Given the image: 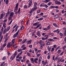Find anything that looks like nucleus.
I'll use <instances>...</instances> for the list:
<instances>
[{"label":"nucleus","mask_w":66,"mask_h":66,"mask_svg":"<svg viewBox=\"0 0 66 66\" xmlns=\"http://www.w3.org/2000/svg\"><path fill=\"white\" fill-rule=\"evenodd\" d=\"M20 30L19 29L17 32L13 35V37L14 38H15L18 35L19 33L20 32Z\"/></svg>","instance_id":"1"},{"label":"nucleus","mask_w":66,"mask_h":66,"mask_svg":"<svg viewBox=\"0 0 66 66\" xmlns=\"http://www.w3.org/2000/svg\"><path fill=\"white\" fill-rule=\"evenodd\" d=\"M37 9V8H35V7H33L32 9L30 10L29 12V14H31L33 12H34Z\"/></svg>","instance_id":"2"},{"label":"nucleus","mask_w":66,"mask_h":66,"mask_svg":"<svg viewBox=\"0 0 66 66\" xmlns=\"http://www.w3.org/2000/svg\"><path fill=\"white\" fill-rule=\"evenodd\" d=\"M32 0H31L29 2L28 4V8L30 7L32 5Z\"/></svg>","instance_id":"3"},{"label":"nucleus","mask_w":66,"mask_h":66,"mask_svg":"<svg viewBox=\"0 0 66 66\" xmlns=\"http://www.w3.org/2000/svg\"><path fill=\"white\" fill-rule=\"evenodd\" d=\"M10 26H9L8 28H5V29H4V30L3 31L4 32H6V31L7 32L10 29Z\"/></svg>","instance_id":"4"},{"label":"nucleus","mask_w":66,"mask_h":66,"mask_svg":"<svg viewBox=\"0 0 66 66\" xmlns=\"http://www.w3.org/2000/svg\"><path fill=\"white\" fill-rule=\"evenodd\" d=\"M18 5H19V4L18 3H17L16 4L15 7V10H14L16 11H17L18 10Z\"/></svg>","instance_id":"5"},{"label":"nucleus","mask_w":66,"mask_h":66,"mask_svg":"<svg viewBox=\"0 0 66 66\" xmlns=\"http://www.w3.org/2000/svg\"><path fill=\"white\" fill-rule=\"evenodd\" d=\"M38 3L36 2H35L34 3V5L33 6V7H34V8H35V9L36 8L37 9V5Z\"/></svg>","instance_id":"6"},{"label":"nucleus","mask_w":66,"mask_h":66,"mask_svg":"<svg viewBox=\"0 0 66 66\" xmlns=\"http://www.w3.org/2000/svg\"><path fill=\"white\" fill-rule=\"evenodd\" d=\"M19 59H16V62H20L21 61L20 60L22 59V57L21 56L19 57Z\"/></svg>","instance_id":"7"},{"label":"nucleus","mask_w":66,"mask_h":66,"mask_svg":"<svg viewBox=\"0 0 66 66\" xmlns=\"http://www.w3.org/2000/svg\"><path fill=\"white\" fill-rule=\"evenodd\" d=\"M46 33H47L46 32H45V33L43 32V33H42V35L43 36H44V37H47V35H46Z\"/></svg>","instance_id":"8"},{"label":"nucleus","mask_w":66,"mask_h":66,"mask_svg":"<svg viewBox=\"0 0 66 66\" xmlns=\"http://www.w3.org/2000/svg\"><path fill=\"white\" fill-rule=\"evenodd\" d=\"M55 3L56 4H59L60 5L61 4V3L60 1L56 0L55 1Z\"/></svg>","instance_id":"9"},{"label":"nucleus","mask_w":66,"mask_h":66,"mask_svg":"<svg viewBox=\"0 0 66 66\" xmlns=\"http://www.w3.org/2000/svg\"><path fill=\"white\" fill-rule=\"evenodd\" d=\"M52 48L51 47H50L48 46L47 47V49L48 51H50L52 50Z\"/></svg>","instance_id":"10"},{"label":"nucleus","mask_w":66,"mask_h":66,"mask_svg":"<svg viewBox=\"0 0 66 66\" xmlns=\"http://www.w3.org/2000/svg\"><path fill=\"white\" fill-rule=\"evenodd\" d=\"M46 45H49L51 43L48 40H46Z\"/></svg>","instance_id":"11"},{"label":"nucleus","mask_w":66,"mask_h":66,"mask_svg":"<svg viewBox=\"0 0 66 66\" xmlns=\"http://www.w3.org/2000/svg\"><path fill=\"white\" fill-rule=\"evenodd\" d=\"M14 13L13 12H11L10 13V14L9 15V16H10L12 17H13V15H14Z\"/></svg>","instance_id":"12"},{"label":"nucleus","mask_w":66,"mask_h":66,"mask_svg":"<svg viewBox=\"0 0 66 66\" xmlns=\"http://www.w3.org/2000/svg\"><path fill=\"white\" fill-rule=\"evenodd\" d=\"M5 15V13H2L1 15V17H0V19H2V18H3V16H4V15Z\"/></svg>","instance_id":"13"},{"label":"nucleus","mask_w":66,"mask_h":66,"mask_svg":"<svg viewBox=\"0 0 66 66\" xmlns=\"http://www.w3.org/2000/svg\"><path fill=\"white\" fill-rule=\"evenodd\" d=\"M32 39H30L27 42V44H31L32 42Z\"/></svg>","instance_id":"14"},{"label":"nucleus","mask_w":66,"mask_h":66,"mask_svg":"<svg viewBox=\"0 0 66 66\" xmlns=\"http://www.w3.org/2000/svg\"><path fill=\"white\" fill-rule=\"evenodd\" d=\"M39 23H40L39 22H36L34 24H33V26H37V25Z\"/></svg>","instance_id":"15"},{"label":"nucleus","mask_w":66,"mask_h":66,"mask_svg":"<svg viewBox=\"0 0 66 66\" xmlns=\"http://www.w3.org/2000/svg\"><path fill=\"white\" fill-rule=\"evenodd\" d=\"M40 31H38H38L37 32V35L39 37H40L41 36L40 33Z\"/></svg>","instance_id":"16"},{"label":"nucleus","mask_w":66,"mask_h":66,"mask_svg":"<svg viewBox=\"0 0 66 66\" xmlns=\"http://www.w3.org/2000/svg\"><path fill=\"white\" fill-rule=\"evenodd\" d=\"M48 41L50 42H54L55 41V40L52 38H50L48 39Z\"/></svg>","instance_id":"17"},{"label":"nucleus","mask_w":66,"mask_h":66,"mask_svg":"<svg viewBox=\"0 0 66 66\" xmlns=\"http://www.w3.org/2000/svg\"><path fill=\"white\" fill-rule=\"evenodd\" d=\"M27 40V39L26 38V39H24L22 42V44H24V43L25 42H26Z\"/></svg>","instance_id":"18"},{"label":"nucleus","mask_w":66,"mask_h":66,"mask_svg":"<svg viewBox=\"0 0 66 66\" xmlns=\"http://www.w3.org/2000/svg\"><path fill=\"white\" fill-rule=\"evenodd\" d=\"M59 17V16L58 15H55L54 17V19H56L58 18Z\"/></svg>","instance_id":"19"},{"label":"nucleus","mask_w":66,"mask_h":66,"mask_svg":"<svg viewBox=\"0 0 66 66\" xmlns=\"http://www.w3.org/2000/svg\"><path fill=\"white\" fill-rule=\"evenodd\" d=\"M48 39L47 37H46L45 38L44 37H42L41 39L42 40H45L47 39Z\"/></svg>","instance_id":"20"},{"label":"nucleus","mask_w":66,"mask_h":66,"mask_svg":"<svg viewBox=\"0 0 66 66\" xmlns=\"http://www.w3.org/2000/svg\"><path fill=\"white\" fill-rule=\"evenodd\" d=\"M15 42V39H13L12 41V43L11 44V45H13L14 43Z\"/></svg>","instance_id":"21"},{"label":"nucleus","mask_w":66,"mask_h":66,"mask_svg":"<svg viewBox=\"0 0 66 66\" xmlns=\"http://www.w3.org/2000/svg\"><path fill=\"white\" fill-rule=\"evenodd\" d=\"M30 60H31V63H34V58H30Z\"/></svg>","instance_id":"22"},{"label":"nucleus","mask_w":66,"mask_h":66,"mask_svg":"<svg viewBox=\"0 0 66 66\" xmlns=\"http://www.w3.org/2000/svg\"><path fill=\"white\" fill-rule=\"evenodd\" d=\"M43 17H42L39 19H37V20L38 21H42L43 20Z\"/></svg>","instance_id":"23"},{"label":"nucleus","mask_w":66,"mask_h":66,"mask_svg":"<svg viewBox=\"0 0 66 66\" xmlns=\"http://www.w3.org/2000/svg\"><path fill=\"white\" fill-rule=\"evenodd\" d=\"M59 35H60V37H63V34H62V33L60 32L59 33Z\"/></svg>","instance_id":"24"},{"label":"nucleus","mask_w":66,"mask_h":66,"mask_svg":"<svg viewBox=\"0 0 66 66\" xmlns=\"http://www.w3.org/2000/svg\"><path fill=\"white\" fill-rule=\"evenodd\" d=\"M11 45H10V44H8L6 46L7 47L10 48L11 46Z\"/></svg>","instance_id":"25"},{"label":"nucleus","mask_w":66,"mask_h":66,"mask_svg":"<svg viewBox=\"0 0 66 66\" xmlns=\"http://www.w3.org/2000/svg\"><path fill=\"white\" fill-rule=\"evenodd\" d=\"M51 25H50L47 27L46 28L47 29V30L50 29L51 27Z\"/></svg>","instance_id":"26"},{"label":"nucleus","mask_w":66,"mask_h":66,"mask_svg":"<svg viewBox=\"0 0 66 66\" xmlns=\"http://www.w3.org/2000/svg\"><path fill=\"white\" fill-rule=\"evenodd\" d=\"M3 26L4 27V28L5 29L6 28V24L5 23H4L3 24Z\"/></svg>","instance_id":"27"},{"label":"nucleus","mask_w":66,"mask_h":66,"mask_svg":"<svg viewBox=\"0 0 66 66\" xmlns=\"http://www.w3.org/2000/svg\"><path fill=\"white\" fill-rule=\"evenodd\" d=\"M19 27V26H17L15 28V32H16L17 31Z\"/></svg>","instance_id":"28"},{"label":"nucleus","mask_w":66,"mask_h":66,"mask_svg":"<svg viewBox=\"0 0 66 66\" xmlns=\"http://www.w3.org/2000/svg\"><path fill=\"white\" fill-rule=\"evenodd\" d=\"M61 50H60V49H59L58 50V51L57 52V53L58 54H59L61 52Z\"/></svg>","instance_id":"29"},{"label":"nucleus","mask_w":66,"mask_h":66,"mask_svg":"<svg viewBox=\"0 0 66 66\" xmlns=\"http://www.w3.org/2000/svg\"><path fill=\"white\" fill-rule=\"evenodd\" d=\"M5 4H8L9 3V0H6V1H5Z\"/></svg>","instance_id":"30"},{"label":"nucleus","mask_w":66,"mask_h":66,"mask_svg":"<svg viewBox=\"0 0 66 66\" xmlns=\"http://www.w3.org/2000/svg\"><path fill=\"white\" fill-rule=\"evenodd\" d=\"M52 4V3L51 2H50L49 3H48L47 4V5H48V6H50L51 5V4Z\"/></svg>","instance_id":"31"},{"label":"nucleus","mask_w":66,"mask_h":66,"mask_svg":"<svg viewBox=\"0 0 66 66\" xmlns=\"http://www.w3.org/2000/svg\"><path fill=\"white\" fill-rule=\"evenodd\" d=\"M5 63V62H2L1 63L0 66H3V65L4 66V64Z\"/></svg>","instance_id":"32"},{"label":"nucleus","mask_w":66,"mask_h":66,"mask_svg":"<svg viewBox=\"0 0 66 66\" xmlns=\"http://www.w3.org/2000/svg\"><path fill=\"white\" fill-rule=\"evenodd\" d=\"M24 9H27L28 7L27 5H24L23 7Z\"/></svg>","instance_id":"33"},{"label":"nucleus","mask_w":66,"mask_h":66,"mask_svg":"<svg viewBox=\"0 0 66 66\" xmlns=\"http://www.w3.org/2000/svg\"><path fill=\"white\" fill-rule=\"evenodd\" d=\"M59 30V29H57L56 30H54L53 31L54 32H57Z\"/></svg>","instance_id":"34"},{"label":"nucleus","mask_w":66,"mask_h":66,"mask_svg":"<svg viewBox=\"0 0 66 66\" xmlns=\"http://www.w3.org/2000/svg\"><path fill=\"white\" fill-rule=\"evenodd\" d=\"M4 47L3 46H2L0 47V50L1 51H2L4 49Z\"/></svg>","instance_id":"35"},{"label":"nucleus","mask_w":66,"mask_h":66,"mask_svg":"<svg viewBox=\"0 0 66 66\" xmlns=\"http://www.w3.org/2000/svg\"><path fill=\"white\" fill-rule=\"evenodd\" d=\"M58 19L60 21H61L62 20H63V19L62 18V17H59V18Z\"/></svg>","instance_id":"36"},{"label":"nucleus","mask_w":66,"mask_h":66,"mask_svg":"<svg viewBox=\"0 0 66 66\" xmlns=\"http://www.w3.org/2000/svg\"><path fill=\"white\" fill-rule=\"evenodd\" d=\"M42 29L46 31H47L48 30V29L46 28H43Z\"/></svg>","instance_id":"37"},{"label":"nucleus","mask_w":66,"mask_h":66,"mask_svg":"<svg viewBox=\"0 0 66 66\" xmlns=\"http://www.w3.org/2000/svg\"><path fill=\"white\" fill-rule=\"evenodd\" d=\"M41 55V53H40V54H37V58H38V57H39V56Z\"/></svg>","instance_id":"38"},{"label":"nucleus","mask_w":66,"mask_h":66,"mask_svg":"<svg viewBox=\"0 0 66 66\" xmlns=\"http://www.w3.org/2000/svg\"><path fill=\"white\" fill-rule=\"evenodd\" d=\"M22 50V49H18V50H17V51L18 52H21Z\"/></svg>","instance_id":"39"},{"label":"nucleus","mask_w":66,"mask_h":66,"mask_svg":"<svg viewBox=\"0 0 66 66\" xmlns=\"http://www.w3.org/2000/svg\"><path fill=\"white\" fill-rule=\"evenodd\" d=\"M27 54L28 56H29V57L31 56V55L28 52H27Z\"/></svg>","instance_id":"40"},{"label":"nucleus","mask_w":66,"mask_h":66,"mask_svg":"<svg viewBox=\"0 0 66 66\" xmlns=\"http://www.w3.org/2000/svg\"><path fill=\"white\" fill-rule=\"evenodd\" d=\"M42 40H41L39 42V44H42Z\"/></svg>","instance_id":"41"},{"label":"nucleus","mask_w":66,"mask_h":66,"mask_svg":"<svg viewBox=\"0 0 66 66\" xmlns=\"http://www.w3.org/2000/svg\"><path fill=\"white\" fill-rule=\"evenodd\" d=\"M20 27H21L20 28L23 30L24 29V27L23 26V25H22V26H21Z\"/></svg>","instance_id":"42"},{"label":"nucleus","mask_w":66,"mask_h":66,"mask_svg":"<svg viewBox=\"0 0 66 66\" xmlns=\"http://www.w3.org/2000/svg\"><path fill=\"white\" fill-rule=\"evenodd\" d=\"M50 7L51 8L54 9L55 8V6H51Z\"/></svg>","instance_id":"43"},{"label":"nucleus","mask_w":66,"mask_h":66,"mask_svg":"<svg viewBox=\"0 0 66 66\" xmlns=\"http://www.w3.org/2000/svg\"><path fill=\"white\" fill-rule=\"evenodd\" d=\"M54 51V47H53L52 48V50H51V52H53Z\"/></svg>","instance_id":"44"},{"label":"nucleus","mask_w":66,"mask_h":66,"mask_svg":"<svg viewBox=\"0 0 66 66\" xmlns=\"http://www.w3.org/2000/svg\"><path fill=\"white\" fill-rule=\"evenodd\" d=\"M7 53L8 54V56H9L11 55V54L9 51H7Z\"/></svg>","instance_id":"45"},{"label":"nucleus","mask_w":66,"mask_h":66,"mask_svg":"<svg viewBox=\"0 0 66 66\" xmlns=\"http://www.w3.org/2000/svg\"><path fill=\"white\" fill-rule=\"evenodd\" d=\"M26 48L27 47H24L23 48H22V50H24L26 49Z\"/></svg>","instance_id":"46"},{"label":"nucleus","mask_w":66,"mask_h":66,"mask_svg":"<svg viewBox=\"0 0 66 66\" xmlns=\"http://www.w3.org/2000/svg\"><path fill=\"white\" fill-rule=\"evenodd\" d=\"M3 38V36H2L1 38L0 39V42H1L2 41Z\"/></svg>","instance_id":"47"},{"label":"nucleus","mask_w":66,"mask_h":66,"mask_svg":"<svg viewBox=\"0 0 66 66\" xmlns=\"http://www.w3.org/2000/svg\"><path fill=\"white\" fill-rule=\"evenodd\" d=\"M6 59V57L5 56H4V57H3L2 59L3 60H5Z\"/></svg>","instance_id":"48"},{"label":"nucleus","mask_w":66,"mask_h":66,"mask_svg":"<svg viewBox=\"0 0 66 66\" xmlns=\"http://www.w3.org/2000/svg\"><path fill=\"white\" fill-rule=\"evenodd\" d=\"M6 43H5V44H4L3 45V47H4L5 46H6Z\"/></svg>","instance_id":"49"},{"label":"nucleus","mask_w":66,"mask_h":66,"mask_svg":"<svg viewBox=\"0 0 66 66\" xmlns=\"http://www.w3.org/2000/svg\"><path fill=\"white\" fill-rule=\"evenodd\" d=\"M44 7H45L46 8H47L48 7V6L46 4L45 5Z\"/></svg>","instance_id":"50"},{"label":"nucleus","mask_w":66,"mask_h":66,"mask_svg":"<svg viewBox=\"0 0 66 66\" xmlns=\"http://www.w3.org/2000/svg\"><path fill=\"white\" fill-rule=\"evenodd\" d=\"M12 18V17L11 16H10V17L9 18V21H10L11 18Z\"/></svg>","instance_id":"51"},{"label":"nucleus","mask_w":66,"mask_h":66,"mask_svg":"<svg viewBox=\"0 0 66 66\" xmlns=\"http://www.w3.org/2000/svg\"><path fill=\"white\" fill-rule=\"evenodd\" d=\"M50 1V0H46L45 1V2L46 3H47L48 2Z\"/></svg>","instance_id":"52"},{"label":"nucleus","mask_w":66,"mask_h":66,"mask_svg":"<svg viewBox=\"0 0 66 66\" xmlns=\"http://www.w3.org/2000/svg\"><path fill=\"white\" fill-rule=\"evenodd\" d=\"M14 58L13 57H12V56H11V57H10V59L11 60V61H12L13 60V59H14Z\"/></svg>","instance_id":"53"},{"label":"nucleus","mask_w":66,"mask_h":66,"mask_svg":"<svg viewBox=\"0 0 66 66\" xmlns=\"http://www.w3.org/2000/svg\"><path fill=\"white\" fill-rule=\"evenodd\" d=\"M47 58L48 59H49L50 58V54L48 55V56L47 57Z\"/></svg>","instance_id":"54"},{"label":"nucleus","mask_w":66,"mask_h":66,"mask_svg":"<svg viewBox=\"0 0 66 66\" xmlns=\"http://www.w3.org/2000/svg\"><path fill=\"white\" fill-rule=\"evenodd\" d=\"M63 24L64 25L65 24H66V22L65 21H63Z\"/></svg>","instance_id":"55"},{"label":"nucleus","mask_w":66,"mask_h":66,"mask_svg":"<svg viewBox=\"0 0 66 66\" xmlns=\"http://www.w3.org/2000/svg\"><path fill=\"white\" fill-rule=\"evenodd\" d=\"M64 52L63 51H62V52L60 54V55L61 56L64 53Z\"/></svg>","instance_id":"56"},{"label":"nucleus","mask_w":66,"mask_h":66,"mask_svg":"<svg viewBox=\"0 0 66 66\" xmlns=\"http://www.w3.org/2000/svg\"><path fill=\"white\" fill-rule=\"evenodd\" d=\"M61 12L62 13L64 14V10H61Z\"/></svg>","instance_id":"57"},{"label":"nucleus","mask_w":66,"mask_h":66,"mask_svg":"<svg viewBox=\"0 0 66 66\" xmlns=\"http://www.w3.org/2000/svg\"><path fill=\"white\" fill-rule=\"evenodd\" d=\"M17 25V24H15L14 26L13 27V29L15 28L16 27Z\"/></svg>","instance_id":"58"},{"label":"nucleus","mask_w":66,"mask_h":66,"mask_svg":"<svg viewBox=\"0 0 66 66\" xmlns=\"http://www.w3.org/2000/svg\"><path fill=\"white\" fill-rule=\"evenodd\" d=\"M16 47L17 46L15 45H14L13 46V47L14 48H16Z\"/></svg>","instance_id":"59"},{"label":"nucleus","mask_w":66,"mask_h":66,"mask_svg":"<svg viewBox=\"0 0 66 66\" xmlns=\"http://www.w3.org/2000/svg\"><path fill=\"white\" fill-rule=\"evenodd\" d=\"M39 43V42L37 41V42H34V44H37Z\"/></svg>","instance_id":"60"},{"label":"nucleus","mask_w":66,"mask_h":66,"mask_svg":"<svg viewBox=\"0 0 66 66\" xmlns=\"http://www.w3.org/2000/svg\"><path fill=\"white\" fill-rule=\"evenodd\" d=\"M53 39L55 40V39H58V37H54L53 38Z\"/></svg>","instance_id":"61"},{"label":"nucleus","mask_w":66,"mask_h":66,"mask_svg":"<svg viewBox=\"0 0 66 66\" xmlns=\"http://www.w3.org/2000/svg\"><path fill=\"white\" fill-rule=\"evenodd\" d=\"M17 54H18V53L17 52H15L13 54V55L16 56L17 55Z\"/></svg>","instance_id":"62"},{"label":"nucleus","mask_w":66,"mask_h":66,"mask_svg":"<svg viewBox=\"0 0 66 66\" xmlns=\"http://www.w3.org/2000/svg\"><path fill=\"white\" fill-rule=\"evenodd\" d=\"M55 8L56 9H58L59 8V7L58 6H55Z\"/></svg>","instance_id":"63"},{"label":"nucleus","mask_w":66,"mask_h":66,"mask_svg":"<svg viewBox=\"0 0 66 66\" xmlns=\"http://www.w3.org/2000/svg\"><path fill=\"white\" fill-rule=\"evenodd\" d=\"M64 42H65V43H66V38H64Z\"/></svg>","instance_id":"64"}]
</instances>
